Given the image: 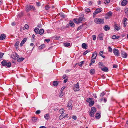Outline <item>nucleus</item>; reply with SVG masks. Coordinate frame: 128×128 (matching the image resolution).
<instances>
[{"instance_id": "5", "label": "nucleus", "mask_w": 128, "mask_h": 128, "mask_svg": "<svg viewBox=\"0 0 128 128\" xmlns=\"http://www.w3.org/2000/svg\"><path fill=\"white\" fill-rule=\"evenodd\" d=\"M113 52L114 54L117 56H120V53L118 50L116 48H114L113 50Z\"/></svg>"}, {"instance_id": "49", "label": "nucleus", "mask_w": 128, "mask_h": 128, "mask_svg": "<svg viewBox=\"0 0 128 128\" xmlns=\"http://www.w3.org/2000/svg\"><path fill=\"white\" fill-rule=\"evenodd\" d=\"M64 118V115H61L59 116V118L61 120Z\"/></svg>"}, {"instance_id": "15", "label": "nucleus", "mask_w": 128, "mask_h": 128, "mask_svg": "<svg viewBox=\"0 0 128 128\" xmlns=\"http://www.w3.org/2000/svg\"><path fill=\"white\" fill-rule=\"evenodd\" d=\"M104 29L105 31H107L110 30V27L108 25H106L104 27Z\"/></svg>"}, {"instance_id": "62", "label": "nucleus", "mask_w": 128, "mask_h": 128, "mask_svg": "<svg viewBox=\"0 0 128 128\" xmlns=\"http://www.w3.org/2000/svg\"><path fill=\"white\" fill-rule=\"evenodd\" d=\"M45 41L48 42L50 41V39H45Z\"/></svg>"}, {"instance_id": "25", "label": "nucleus", "mask_w": 128, "mask_h": 128, "mask_svg": "<svg viewBox=\"0 0 128 128\" xmlns=\"http://www.w3.org/2000/svg\"><path fill=\"white\" fill-rule=\"evenodd\" d=\"M100 117V114L98 113H97L96 114L95 118L98 119H99Z\"/></svg>"}, {"instance_id": "26", "label": "nucleus", "mask_w": 128, "mask_h": 128, "mask_svg": "<svg viewBox=\"0 0 128 128\" xmlns=\"http://www.w3.org/2000/svg\"><path fill=\"white\" fill-rule=\"evenodd\" d=\"M70 44L68 42L65 43L64 44V46L66 47H68L70 46Z\"/></svg>"}, {"instance_id": "55", "label": "nucleus", "mask_w": 128, "mask_h": 128, "mask_svg": "<svg viewBox=\"0 0 128 128\" xmlns=\"http://www.w3.org/2000/svg\"><path fill=\"white\" fill-rule=\"evenodd\" d=\"M72 118L75 120H76L77 119V117L76 116H72Z\"/></svg>"}, {"instance_id": "20", "label": "nucleus", "mask_w": 128, "mask_h": 128, "mask_svg": "<svg viewBox=\"0 0 128 128\" xmlns=\"http://www.w3.org/2000/svg\"><path fill=\"white\" fill-rule=\"evenodd\" d=\"M95 59L92 58L90 60V63L89 64V66H91L95 62V60H94Z\"/></svg>"}, {"instance_id": "46", "label": "nucleus", "mask_w": 128, "mask_h": 128, "mask_svg": "<svg viewBox=\"0 0 128 128\" xmlns=\"http://www.w3.org/2000/svg\"><path fill=\"white\" fill-rule=\"evenodd\" d=\"M19 41H17L15 44L14 46H17V48L19 44Z\"/></svg>"}, {"instance_id": "29", "label": "nucleus", "mask_w": 128, "mask_h": 128, "mask_svg": "<svg viewBox=\"0 0 128 128\" xmlns=\"http://www.w3.org/2000/svg\"><path fill=\"white\" fill-rule=\"evenodd\" d=\"M94 104V101H91L89 103V105L90 106H92Z\"/></svg>"}, {"instance_id": "45", "label": "nucleus", "mask_w": 128, "mask_h": 128, "mask_svg": "<svg viewBox=\"0 0 128 128\" xmlns=\"http://www.w3.org/2000/svg\"><path fill=\"white\" fill-rule=\"evenodd\" d=\"M32 120L34 122H36L37 120V118H36L32 117Z\"/></svg>"}, {"instance_id": "33", "label": "nucleus", "mask_w": 128, "mask_h": 128, "mask_svg": "<svg viewBox=\"0 0 128 128\" xmlns=\"http://www.w3.org/2000/svg\"><path fill=\"white\" fill-rule=\"evenodd\" d=\"M64 110L63 108H62L60 109L59 111V112L61 114H63L64 112Z\"/></svg>"}, {"instance_id": "43", "label": "nucleus", "mask_w": 128, "mask_h": 128, "mask_svg": "<svg viewBox=\"0 0 128 128\" xmlns=\"http://www.w3.org/2000/svg\"><path fill=\"white\" fill-rule=\"evenodd\" d=\"M85 11L86 12H90V9L89 8H87L85 10Z\"/></svg>"}, {"instance_id": "40", "label": "nucleus", "mask_w": 128, "mask_h": 128, "mask_svg": "<svg viewBox=\"0 0 128 128\" xmlns=\"http://www.w3.org/2000/svg\"><path fill=\"white\" fill-rule=\"evenodd\" d=\"M64 93L62 91L60 92V94L59 96L60 98H61L64 95Z\"/></svg>"}, {"instance_id": "61", "label": "nucleus", "mask_w": 128, "mask_h": 128, "mask_svg": "<svg viewBox=\"0 0 128 128\" xmlns=\"http://www.w3.org/2000/svg\"><path fill=\"white\" fill-rule=\"evenodd\" d=\"M127 20V18H124L123 19V21L124 22H126V21Z\"/></svg>"}, {"instance_id": "1", "label": "nucleus", "mask_w": 128, "mask_h": 128, "mask_svg": "<svg viewBox=\"0 0 128 128\" xmlns=\"http://www.w3.org/2000/svg\"><path fill=\"white\" fill-rule=\"evenodd\" d=\"M26 10L27 12H28L30 10L35 12L36 11V9L34 6L30 5L26 6Z\"/></svg>"}, {"instance_id": "2", "label": "nucleus", "mask_w": 128, "mask_h": 128, "mask_svg": "<svg viewBox=\"0 0 128 128\" xmlns=\"http://www.w3.org/2000/svg\"><path fill=\"white\" fill-rule=\"evenodd\" d=\"M2 65L6 67L10 68L11 66V63L10 62H7L6 60H4L1 62Z\"/></svg>"}, {"instance_id": "38", "label": "nucleus", "mask_w": 128, "mask_h": 128, "mask_svg": "<svg viewBox=\"0 0 128 128\" xmlns=\"http://www.w3.org/2000/svg\"><path fill=\"white\" fill-rule=\"evenodd\" d=\"M92 98H88L86 100V101L87 102L89 103L92 100Z\"/></svg>"}, {"instance_id": "21", "label": "nucleus", "mask_w": 128, "mask_h": 128, "mask_svg": "<svg viewBox=\"0 0 128 128\" xmlns=\"http://www.w3.org/2000/svg\"><path fill=\"white\" fill-rule=\"evenodd\" d=\"M89 114L90 116L91 117H93L94 116V114L95 113H94V112H91L90 111L89 112Z\"/></svg>"}, {"instance_id": "6", "label": "nucleus", "mask_w": 128, "mask_h": 128, "mask_svg": "<svg viewBox=\"0 0 128 128\" xmlns=\"http://www.w3.org/2000/svg\"><path fill=\"white\" fill-rule=\"evenodd\" d=\"M102 10V8H98L93 13L94 16H95L101 12Z\"/></svg>"}, {"instance_id": "13", "label": "nucleus", "mask_w": 128, "mask_h": 128, "mask_svg": "<svg viewBox=\"0 0 128 128\" xmlns=\"http://www.w3.org/2000/svg\"><path fill=\"white\" fill-rule=\"evenodd\" d=\"M104 34H101L98 35V38L100 40H103V37Z\"/></svg>"}, {"instance_id": "59", "label": "nucleus", "mask_w": 128, "mask_h": 128, "mask_svg": "<svg viewBox=\"0 0 128 128\" xmlns=\"http://www.w3.org/2000/svg\"><path fill=\"white\" fill-rule=\"evenodd\" d=\"M36 5L38 6H40V3L39 2H36Z\"/></svg>"}, {"instance_id": "48", "label": "nucleus", "mask_w": 128, "mask_h": 128, "mask_svg": "<svg viewBox=\"0 0 128 128\" xmlns=\"http://www.w3.org/2000/svg\"><path fill=\"white\" fill-rule=\"evenodd\" d=\"M84 62V61H82L80 62H79L78 63V65L80 66H81L83 64Z\"/></svg>"}, {"instance_id": "56", "label": "nucleus", "mask_w": 128, "mask_h": 128, "mask_svg": "<svg viewBox=\"0 0 128 128\" xmlns=\"http://www.w3.org/2000/svg\"><path fill=\"white\" fill-rule=\"evenodd\" d=\"M4 53L1 52H0V58H1L4 54Z\"/></svg>"}, {"instance_id": "63", "label": "nucleus", "mask_w": 128, "mask_h": 128, "mask_svg": "<svg viewBox=\"0 0 128 128\" xmlns=\"http://www.w3.org/2000/svg\"><path fill=\"white\" fill-rule=\"evenodd\" d=\"M15 56L16 57H17V58H18L19 57V56L16 53H15Z\"/></svg>"}, {"instance_id": "17", "label": "nucleus", "mask_w": 128, "mask_h": 128, "mask_svg": "<svg viewBox=\"0 0 128 128\" xmlns=\"http://www.w3.org/2000/svg\"><path fill=\"white\" fill-rule=\"evenodd\" d=\"M44 117L45 118L46 120H48L50 118L49 114H46L44 115Z\"/></svg>"}, {"instance_id": "19", "label": "nucleus", "mask_w": 128, "mask_h": 128, "mask_svg": "<svg viewBox=\"0 0 128 128\" xmlns=\"http://www.w3.org/2000/svg\"><path fill=\"white\" fill-rule=\"evenodd\" d=\"M102 70L104 72H108V68L106 67H104L101 68Z\"/></svg>"}, {"instance_id": "47", "label": "nucleus", "mask_w": 128, "mask_h": 128, "mask_svg": "<svg viewBox=\"0 0 128 128\" xmlns=\"http://www.w3.org/2000/svg\"><path fill=\"white\" fill-rule=\"evenodd\" d=\"M104 94L105 93L104 92H102L100 94V97H102L104 95Z\"/></svg>"}, {"instance_id": "8", "label": "nucleus", "mask_w": 128, "mask_h": 128, "mask_svg": "<svg viewBox=\"0 0 128 128\" xmlns=\"http://www.w3.org/2000/svg\"><path fill=\"white\" fill-rule=\"evenodd\" d=\"M79 84L78 82L75 85L74 87V91H76L79 90Z\"/></svg>"}, {"instance_id": "9", "label": "nucleus", "mask_w": 128, "mask_h": 128, "mask_svg": "<svg viewBox=\"0 0 128 128\" xmlns=\"http://www.w3.org/2000/svg\"><path fill=\"white\" fill-rule=\"evenodd\" d=\"M121 56L123 58H126L128 54L125 52H122L121 53Z\"/></svg>"}, {"instance_id": "22", "label": "nucleus", "mask_w": 128, "mask_h": 128, "mask_svg": "<svg viewBox=\"0 0 128 128\" xmlns=\"http://www.w3.org/2000/svg\"><path fill=\"white\" fill-rule=\"evenodd\" d=\"M39 29L37 28H35L34 30V32L37 34H38V32H39Z\"/></svg>"}, {"instance_id": "42", "label": "nucleus", "mask_w": 128, "mask_h": 128, "mask_svg": "<svg viewBox=\"0 0 128 128\" xmlns=\"http://www.w3.org/2000/svg\"><path fill=\"white\" fill-rule=\"evenodd\" d=\"M108 50L110 52H112V48L110 46L108 47Z\"/></svg>"}, {"instance_id": "58", "label": "nucleus", "mask_w": 128, "mask_h": 128, "mask_svg": "<svg viewBox=\"0 0 128 128\" xmlns=\"http://www.w3.org/2000/svg\"><path fill=\"white\" fill-rule=\"evenodd\" d=\"M113 66L114 68H116L118 66L116 64H114L113 65Z\"/></svg>"}, {"instance_id": "36", "label": "nucleus", "mask_w": 128, "mask_h": 128, "mask_svg": "<svg viewBox=\"0 0 128 128\" xmlns=\"http://www.w3.org/2000/svg\"><path fill=\"white\" fill-rule=\"evenodd\" d=\"M53 85L55 86H56L58 85V82L56 81H54L53 83Z\"/></svg>"}, {"instance_id": "28", "label": "nucleus", "mask_w": 128, "mask_h": 128, "mask_svg": "<svg viewBox=\"0 0 128 128\" xmlns=\"http://www.w3.org/2000/svg\"><path fill=\"white\" fill-rule=\"evenodd\" d=\"M86 44L85 43H83L82 44V47L84 49H86L87 48L86 47Z\"/></svg>"}, {"instance_id": "50", "label": "nucleus", "mask_w": 128, "mask_h": 128, "mask_svg": "<svg viewBox=\"0 0 128 128\" xmlns=\"http://www.w3.org/2000/svg\"><path fill=\"white\" fill-rule=\"evenodd\" d=\"M24 28L25 29H27L28 28V25L26 24L24 26Z\"/></svg>"}, {"instance_id": "4", "label": "nucleus", "mask_w": 128, "mask_h": 128, "mask_svg": "<svg viewBox=\"0 0 128 128\" xmlns=\"http://www.w3.org/2000/svg\"><path fill=\"white\" fill-rule=\"evenodd\" d=\"M95 23L98 24H102L104 23V19L102 18H96L94 20Z\"/></svg>"}, {"instance_id": "37", "label": "nucleus", "mask_w": 128, "mask_h": 128, "mask_svg": "<svg viewBox=\"0 0 128 128\" xmlns=\"http://www.w3.org/2000/svg\"><path fill=\"white\" fill-rule=\"evenodd\" d=\"M98 65L99 67L101 68L103 66V63L102 62H99L98 63Z\"/></svg>"}, {"instance_id": "64", "label": "nucleus", "mask_w": 128, "mask_h": 128, "mask_svg": "<svg viewBox=\"0 0 128 128\" xmlns=\"http://www.w3.org/2000/svg\"><path fill=\"white\" fill-rule=\"evenodd\" d=\"M68 80V79H65L64 80V83H66L67 82Z\"/></svg>"}, {"instance_id": "14", "label": "nucleus", "mask_w": 128, "mask_h": 128, "mask_svg": "<svg viewBox=\"0 0 128 128\" xmlns=\"http://www.w3.org/2000/svg\"><path fill=\"white\" fill-rule=\"evenodd\" d=\"M97 53L95 52L93 53L92 54V58L94 59H96L97 56Z\"/></svg>"}, {"instance_id": "10", "label": "nucleus", "mask_w": 128, "mask_h": 128, "mask_svg": "<svg viewBox=\"0 0 128 128\" xmlns=\"http://www.w3.org/2000/svg\"><path fill=\"white\" fill-rule=\"evenodd\" d=\"M114 27L115 29L117 31L119 30L120 29V25L115 24L114 25Z\"/></svg>"}, {"instance_id": "60", "label": "nucleus", "mask_w": 128, "mask_h": 128, "mask_svg": "<svg viewBox=\"0 0 128 128\" xmlns=\"http://www.w3.org/2000/svg\"><path fill=\"white\" fill-rule=\"evenodd\" d=\"M71 70L70 69H67L66 71V73H68L70 72Z\"/></svg>"}, {"instance_id": "31", "label": "nucleus", "mask_w": 128, "mask_h": 128, "mask_svg": "<svg viewBox=\"0 0 128 128\" xmlns=\"http://www.w3.org/2000/svg\"><path fill=\"white\" fill-rule=\"evenodd\" d=\"M69 24L72 27H74L75 26V25L74 23L72 21H70V22Z\"/></svg>"}, {"instance_id": "39", "label": "nucleus", "mask_w": 128, "mask_h": 128, "mask_svg": "<svg viewBox=\"0 0 128 128\" xmlns=\"http://www.w3.org/2000/svg\"><path fill=\"white\" fill-rule=\"evenodd\" d=\"M27 39V38H24L23 39V40L21 42H22V43H23L24 44V43L26 41Z\"/></svg>"}, {"instance_id": "35", "label": "nucleus", "mask_w": 128, "mask_h": 128, "mask_svg": "<svg viewBox=\"0 0 128 128\" xmlns=\"http://www.w3.org/2000/svg\"><path fill=\"white\" fill-rule=\"evenodd\" d=\"M45 46L44 44H42L39 46V49H43L45 47Z\"/></svg>"}, {"instance_id": "16", "label": "nucleus", "mask_w": 128, "mask_h": 128, "mask_svg": "<svg viewBox=\"0 0 128 128\" xmlns=\"http://www.w3.org/2000/svg\"><path fill=\"white\" fill-rule=\"evenodd\" d=\"M6 38L5 35L3 34H2L0 36V40H3Z\"/></svg>"}, {"instance_id": "54", "label": "nucleus", "mask_w": 128, "mask_h": 128, "mask_svg": "<svg viewBox=\"0 0 128 128\" xmlns=\"http://www.w3.org/2000/svg\"><path fill=\"white\" fill-rule=\"evenodd\" d=\"M40 112V110H37L36 112V114H39Z\"/></svg>"}, {"instance_id": "34", "label": "nucleus", "mask_w": 128, "mask_h": 128, "mask_svg": "<svg viewBox=\"0 0 128 128\" xmlns=\"http://www.w3.org/2000/svg\"><path fill=\"white\" fill-rule=\"evenodd\" d=\"M92 111L91 112H94V113H95L96 111V108L95 107H93L91 109Z\"/></svg>"}, {"instance_id": "7", "label": "nucleus", "mask_w": 128, "mask_h": 128, "mask_svg": "<svg viewBox=\"0 0 128 128\" xmlns=\"http://www.w3.org/2000/svg\"><path fill=\"white\" fill-rule=\"evenodd\" d=\"M72 101L71 100H70L68 101V102L67 103V107L69 108L68 109L71 110L72 109Z\"/></svg>"}, {"instance_id": "44", "label": "nucleus", "mask_w": 128, "mask_h": 128, "mask_svg": "<svg viewBox=\"0 0 128 128\" xmlns=\"http://www.w3.org/2000/svg\"><path fill=\"white\" fill-rule=\"evenodd\" d=\"M90 52V50H89L88 51V50H86L85 52H84L83 53V54L84 55Z\"/></svg>"}, {"instance_id": "41", "label": "nucleus", "mask_w": 128, "mask_h": 128, "mask_svg": "<svg viewBox=\"0 0 128 128\" xmlns=\"http://www.w3.org/2000/svg\"><path fill=\"white\" fill-rule=\"evenodd\" d=\"M50 8V7L49 5L46 6L45 7V9L46 10H48Z\"/></svg>"}, {"instance_id": "24", "label": "nucleus", "mask_w": 128, "mask_h": 128, "mask_svg": "<svg viewBox=\"0 0 128 128\" xmlns=\"http://www.w3.org/2000/svg\"><path fill=\"white\" fill-rule=\"evenodd\" d=\"M95 70L94 69H92L90 71V73L92 75L93 74L95 73Z\"/></svg>"}, {"instance_id": "12", "label": "nucleus", "mask_w": 128, "mask_h": 128, "mask_svg": "<svg viewBox=\"0 0 128 128\" xmlns=\"http://www.w3.org/2000/svg\"><path fill=\"white\" fill-rule=\"evenodd\" d=\"M128 1L127 0H124L122 1L121 3V4L122 6H124L127 4Z\"/></svg>"}, {"instance_id": "3", "label": "nucleus", "mask_w": 128, "mask_h": 128, "mask_svg": "<svg viewBox=\"0 0 128 128\" xmlns=\"http://www.w3.org/2000/svg\"><path fill=\"white\" fill-rule=\"evenodd\" d=\"M84 16L83 15L82 16L80 17L78 19L76 18L74 20V22L77 24H78L82 22Z\"/></svg>"}, {"instance_id": "30", "label": "nucleus", "mask_w": 128, "mask_h": 128, "mask_svg": "<svg viewBox=\"0 0 128 128\" xmlns=\"http://www.w3.org/2000/svg\"><path fill=\"white\" fill-rule=\"evenodd\" d=\"M124 12L128 17V8H127L125 9Z\"/></svg>"}, {"instance_id": "52", "label": "nucleus", "mask_w": 128, "mask_h": 128, "mask_svg": "<svg viewBox=\"0 0 128 128\" xmlns=\"http://www.w3.org/2000/svg\"><path fill=\"white\" fill-rule=\"evenodd\" d=\"M93 38V40H96V36L95 35H92V36Z\"/></svg>"}, {"instance_id": "53", "label": "nucleus", "mask_w": 128, "mask_h": 128, "mask_svg": "<svg viewBox=\"0 0 128 128\" xmlns=\"http://www.w3.org/2000/svg\"><path fill=\"white\" fill-rule=\"evenodd\" d=\"M83 25L80 26H79L77 29V30H80V29H81L82 28V27Z\"/></svg>"}, {"instance_id": "11", "label": "nucleus", "mask_w": 128, "mask_h": 128, "mask_svg": "<svg viewBox=\"0 0 128 128\" xmlns=\"http://www.w3.org/2000/svg\"><path fill=\"white\" fill-rule=\"evenodd\" d=\"M112 14V12L111 11L108 12L106 15V19L108 18L109 17L111 16Z\"/></svg>"}, {"instance_id": "23", "label": "nucleus", "mask_w": 128, "mask_h": 128, "mask_svg": "<svg viewBox=\"0 0 128 128\" xmlns=\"http://www.w3.org/2000/svg\"><path fill=\"white\" fill-rule=\"evenodd\" d=\"M119 38V36L114 35L112 36V38L113 39H118Z\"/></svg>"}, {"instance_id": "18", "label": "nucleus", "mask_w": 128, "mask_h": 128, "mask_svg": "<svg viewBox=\"0 0 128 128\" xmlns=\"http://www.w3.org/2000/svg\"><path fill=\"white\" fill-rule=\"evenodd\" d=\"M44 32V30L42 29H40L39 31V32H38V34L40 35H42L43 34Z\"/></svg>"}, {"instance_id": "27", "label": "nucleus", "mask_w": 128, "mask_h": 128, "mask_svg": "<svg viewBox=\"0 0 128 128\" xmlns=\"http://www.w3.org/2000/svg\"><path fill=\"white\" fill-rule=\"evenodd\" d=\"M24 13L23 12H22L18 14V16L19 17H20L23 16Z\"/></svg>"}, {"instance_id": "51", "label": "nucleus", "mask_w": 128, "mask_h": 128, "mask_svg": "<svg viewBox=\"0 0 128 128\" xmlns=\"http://www.w3.org/2000/svg\"><path fill=\"white\" fill-rule=\"evenodd\" d=\"M104 52L102 51H100L99 53V54L100 56H102Z\"/></svg>"}, {"instance_id": "32", "label": "nucleus", "mask_w": 128, "mask_h": 128, "mask_svg": "<svg viewBox=\"0 0 128 128\" xmlns=\"http://www.w3.org/2000/svg\"><path fill=\"white\" fill-rule=\"evenodd\" d=\"M24 60V58L22 57L19 58L17 59V61L18 62H20Z\"/></svg>"}, {"instance_id": "57", "label": "nucleus", "mask_w": 128, "mask_h": 128, "mask_svg": "<svg viewBox=\"0 0 128 128\" xmlns=\"http://www.w3.org/2000/svg\"><path fill=\"white\" fill-rule=\"evenodd\" d=\"M93 95L94 96L95 98H97V96H96V94H93Z\"/></svg>"}]
</instances>
